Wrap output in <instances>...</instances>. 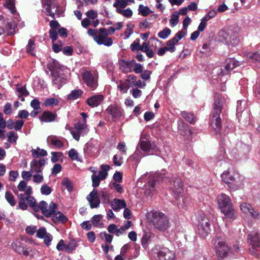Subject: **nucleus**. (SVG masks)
Returning a JSON list of instances; mask_svg holds the SVG:
<instances>
[{
    "label": "nucleus",
    "instance_id": "13d9d810",
    "mask_svg": "<svg viewBox=\"0 0 260 260\" xmlns=\"http://www.w3.org/2000/svg\"><path fill=\"white\" fill-rule=\"evenodd\" d=\"M17 95L20 98L22 96H26L28 95L29 92L26 89L24 86L17 88Z\"/></svg>",
    "mask_w": 260,
    "mask_h": 260
},
{
    "label": "nucleus",
    "instance_id": "c03bdc74",
    "mask_svg": "<svg viewBox=\"0 0 260 260\" xmlns=\"http://www.w3.org/2000/svg\"><path fill=\"white\" fill-rule=\"evenodd\" d=\"M35 42L32 40H29L28 42V44L26 46V50L27 53H29L32 55H34L35 53Z\"/></svg>",
    "mask_w": 260,
    "mask_h": 260
},
{
    "label": "nucleus",
    "instance_id": "1a4fd4ad",
    "mask_svg": "<svg viewBox=\"0 0 260 260\" xmlns=\"http://www.w3.org/2000/svg\"><path fill=\"white\" fill-rule=\"evenodd\" d=\"M170 183L171 188L174 193V198L178 200L182 197L183 188L181 179L176 176L171 179Z\"/></svg>",
    "mask_w": 260,
    "mask_h": 260
},
{
    "label": "nucleus",
    "instance_id": "a18cd8bd",
    "mask_svg": "<svg viewBox=\"0 0 260 260\" xmlns=\"http://www.w3.org/2000/svg\"><path fill=\"white\" fill-rule=\"evenodd\" d=\"M59 103L58 100L55 98H50L46 99L44 102L46 107H54L57 105Z\"/></svg>",
    "mask_w": 260,
    "mask_h": 260
},
{
    "label": "nucleus",
    "instance_id": "09e8293b",
    "mask_svg": "<svg viewBox=\"0 0 260 260\" xmlns=\"http://www.w3.org/2000/svg\"><path fill=\"white\" fill-rule=\"evenodd\" d=\"M4 6L8 8L12 14H14L16 12L15 0H6Z\"/></svg>",
    "mask_w": 260,
    "mask_h": 260
},
{
    "label": "nucleus",
    "instance_id": "a19ab883",
    "mask_svg": "<svg viewBox=\"0 0 260 260\" xmlns=\"http://www.w3.org/2000/svg\"><path fill=\"white\" fill-rule=\"evenodd\" d=\"M50 68H51L53 71H55V70H59L63 71L65 69H67V68L59 63V62L55 60V59H52L51 62L50 64Z\"/></svg>",
    "mask_w": 260,
    "mask_h": 260
},
{
    "label": "nucleus",
    "instance_id": "9b49d317",
    "mask_svg": "<svg viewBox=\"0 0 260 260\" xmlns=\"http://www.w3.org/2000/svg\"><path fill=\"white\" fill-rule=\"evenodd\" d=\"M82 77L84 82L91 90H94L98 87V76L96 75H93L90 72L85 71L83 72Z\"/></svg>",
    "mask_w": 260,
    "mask_h": 260
},
{
    "label": "nucleus",
    "instance_id": "a211bd4d",
    "mask_svg": "<svg viewBox=\"0 0 260 260\" xmlns=\"http://www.w3.org/2000/svg\"><path fill=\"white\" fill-rule=\"evenodd\" d=\"M158 257L160 260H175V253L169 248H161L158 252Z\"/></svg>",
    "mask_w": 260,
    "mask_h": 260
},
{
    "label": "nucleus",
    "instance_id": "2f4dec72",
    "mask_svg": "<svg viewBox=\"0 0 260 260\" xmlns=\"http://www.w3.org/2000/svg\"><path fill=\"white\" fill-rule=\"evenodd\" d=\"M238 66H239V61L234 58H229L226 61L225 69L226 71H229Z\"/></svg>",
    "mask_w": 260,
    "mask_h": 260
},
{
    "label": "nucleus",
    "instance_id": "79ce46f5",
    "mask_svg": "<svg viewBox=\"0 0 260 260\" xmlns=\"http://www.w3.org/2000/svg\"><path fill=\"white\" fill-rule=\"evenodd\" d=\"M182 116L190 123L193 124L195 122V117L192 113H188L186 111L181 112Z\"/></svg>",
    "mask_w": 260,
    "mask_h": 260
},
{
    "label": "nucleus",
    "instance_id": "c85d7f7f",
    "mask_svg": "<svg viewBox=\"0 0 260 260\" xmlns=\"http://www.w3.org/2000/svg\"><path fill=\"white\" fill-rule=\"evenodd\" d=\"M245 55L247 59L254 63L260 62V53L258 52H246Z\"/></svg>",
    "mask_w": 260,
    "mask_h": 260
},
{
    "label": "nucleus",
    "instance_id": "6ab92c4d",
    "mask_svg": "<svg viewBox=\"0 0 260 260\" xmlns=\"http://www.w3.org/2000/svg\"><path fill=\"white\" fill-rule=\"evenodd\" d=\"M87 200L90 204L91 208H98L99 207L101 201L100 197L98 194V191L96 189H93L91 192L87 196Z\"/></svg>",
    "mask_w": 260,
    "mask_h": 260
},
{
    "label": "nucleus",
    "instance_id": "4c0bfd02",
    "mask_svg": "<svg viewBox=\"0 0 260 260\" xmlns=\"http://www.w3.org/2000/svg\"><path fill=\"white\" fill-rule=\"evenodd\" d=\"M152 13V11L150 10L148 6H144V5L140 4L138 8V13L143 16H146Z\"/></svg>",
    "mask_w": 260,
    "mask_h": 260
},
{
    "label": "nucleus",
    "instance_id": "e2e57ef3",
    "mask_svg": "<svg viewBox=\"0 0 260 260\" xmlns=\"http://www.w3.org/2000/svg\"><path fill=\"white\" fill-rule=\"evenodd\" d=\"M140 39H137L131 45V49L133 51L140 50Z\"/></svg>",
    "mask_w": 260,
    "mask_h": 260
},
{
    "label": "nucleus",
    "instance_id": "e433bc0d",
    "mask_svg": "<svg viewBox=\"0 0 260 260\" xmlns=\"http://www.w3.org/2000/svg\"><path fill=\"white\" fill-rule=\"evenodd\" d=\"M31 155L34 158H38L39 156H45L47 155V152L46 150L43 149L37 148L36 149H32L31 151Z\"/></svg>",
    "mask_w": 260,
    "mask_h": 260
},
{
    "label": "nucleus",
    "instance_id": "6e6d98bb",
    "mask_svg": "<svg viewBox=\"0 0 260 260\" xmlns=\"http://www.w3.org/2000/svg\"><path fill=\"white\" fill-rule=\"evenodd\" d=\"M62 184L63 186H65L66 189L69 191H72L73 190V185L71 181H70L68 178H63L62 180Z\"/></svg>",
    "mask_w": 260,
    "mask_h": 260
},
{
    "label": "nucleus",
    "instance_id": "7c9ffc66",
    "mask_svg": "<svg viewBox=\"0 0 260 260\" xmlns=\"http://www.w3.org/2000/svg\"><path fill=\"white\" fill-rule=\"evenodd\" d=\"M133 63L132 61L122 60L120 62V69L124 73H129L132 71Z\"/></svg>",
    "mask_w": 260,
    "mask_h": 260
},
{
    "label": "nucleus",
    "instance_id": "4468645a",
    "mask_svg": "<svg viewBox=\"0 0 260 260\" xmlns=\"http://www.w3.org/2000/svg\"><path fill=\"white\" fill-rule=\"evenodd\" d=\"M214 245L216 254L221 258L226 257L230 251V248L223 241H215Z\"/></svg>",
    "mask_w": 260,
    "mask_h": 260
},
{
    "label": "nucleus",
    "instance_id": "052dcab7",
    "mask_svg": "<svg viewBox=\"0 0 260 260\" xmlns=\"http://www.w3.org/2000/svg\"><path fill=\"white\" fill-rule=\"evenodd\" d=\"M32 174L33 173L31 171V170L30 171H23L21 173V177L24 180L29 181L32 176Z\"/></svg>",
    "mask_w": 260,
    "mask_h": 260
},
{
    "label": "nucleus",
    "instance_id": "ea45409f",
    "mask_svg": "<svg viewBox=\"0 0 260 260\" xmlns=\"http://www.w3.org/2000/svg\"><path fill=\"white\" fill-rule=\"evenodd\" d=\"M83 91L80 89H75L71 91V92L68 95L69 100H74L81 96Z\"/></svg>",
    "mask_w": 260,
    "mask_h": 260
},
{
    "label": "nucleus",
    "instance_id": "f03ea898",
    "mask_svg": "<svg viewBox=\"0 0 260 260\" xmlns=\"http://www.w3.org/2000/svg\"><path fill=\"white\" fill-rule=\"evenodd\" d=\"M224 99L221 95L216 93L214 96L213 115L211 119V126L215 134L218 133L221 128L220 114L221 112Z\"/></svg>",
    "mask_w": 260,
    "mask_h": 260
},
{
    "label": "nucleus",
    "instance_id": "cd10ccee",
    "mask_svg": "<svg viewBox=\"0 0 260 260\" xmlns=\"http://www.w3.org/2000/svg\"><path fill=\"white\" fill-rule=\"evenodd\" d=\"M52 220L54 222H60L65 223L68 221V218L60 211H56L52 216Z\"/></svg>",
    "mask_w": 260,
    "mask_h": 260
},
{
    "label": "nucleus",
    "instance_id": "0e129e2a",
    "mask_svg": "<svg viewBox=\"0 0 260 260\" xmlns=\"http://www.w3.org/2000/svg\"><path fill=\"white\" fill-rule=\"evenodd\" d=\"M91 180L92 183V185L93 187H98L100 184L101 180H102L99 177L96 176V175L94 174L91 176Z\"/></svg>",
    "mask_w": 260,
    "mask_h": 260
},
{
    "label": "nucleus",
    "instance_id": "72a5a7b5",
    "mask_svg": "<svg viewBox=\"0 0 260 260\" xmlns=\"http://www.w3.org/2000/svg\"><path fill=\"white\" fill-rule=\"evenodd\" d=\"M153 237V235L150 233H145L144 234L141 239V244L145 249L148 247L149 243Z\"/></svg>",
    "mask_w": 260,
    "mask_h": 260
},
{
    "label": "nucleus",
    "instance_id": "774afa93",
    "mask_svg": "<svg viewBox=\"0 0 260 260\" xmlns=\"http://www.w3.org/2000/svg\"><path fill=\"white\" fill-rule=\"evenodd\" d=\"M102 218L101 215H95L92 217V223L95 227H99L100 222Z\"/></svg>",
    "mask_w": 260,
    "mask_h": 260
},
{
    "label": "nucleus",
    "instance_id": "7ed1b4c3",
    "mask_svg": "<svg viewBox=\"0 0 260 260\" xmlns=\"http://www.w3.org/2000/svg\"><path fill=\"white\" fill-rule=\"evenodd\" d=\"M217 203L219 208L225 218L232 220L236 218V212L229 196L224 193L220 194L217 198Z\"/></svg>",
    "mask_w": 260,
    "mask_h": 260
},
{
    "label": "nucleus",
    "instance_id": "f8f14e48",
    "mask_svg": "<svg viewBox=\"0 0 260 260\" xmlns=\"http://www.w3.org/2000/svg\"><path fill=\"white\" fill-rule=\"evenodd\" d=\"M248 239L251 245L249 250L252 254L256 255V249L260 248V233L252 231L249 234Z\"/></svg>",
    "mask_w": 260,
    "mask_h": 260
},
{
    "label": "nucleus",
    "instance_id": "b1692460",
    "mask_svg": "<svg viewBox=\"0 0 260 260\" xmlns=\"http://www.w3.org/2000/svg\"><path fill=\"white\" fill-rule=\"evenodd\" d=\"M56 117L57 115L56 114H54L49 111H46L43 113L39 118L42 122H51L55 120Z\"/></svg>",
    "mask_w": 260,
    "mask_h": 260
},
{
    "label": "nucleus",
    "instance_id": "58836bf2",
    "mask_svg": "<svg viewBox=\"0 0 260 260\" xmlns=\"http://www.w3.org/2000/svg\"><path fill=\"white\" fill-rule=\"evenodd\" d=\"M5 199L11 206H14L16 204V200L14 195L10 191H7L5 193Z\"/></svg>",
    "mask_w": 260,
    "mask_h": 260
},
{
    "label": "nucleus",
    "instance_id": "864d4df0",
    "mask_svg": "<svg viewBox=\"0 0 260 260\" xmlns=\"http://www.w3.org/2000/svg\"><path fill=\"white\" fill-rule=\"evenodd\" d=\"M63 156V153L60 152H52L51 160L52 162H55L61 158Z\"/></svg>",
    "mask_w": 260,
    "mask_h": 260
},
{
    "label": "nucleus",
    "instance_id": "20e7f679",
    "mask_svg": "<svg viewBox=\"0 0 260 260\" xmlns=\"http://www.w3.org/2000/svg\"><path fill=\"white\" fill-rule=\"evenodd\" d=\"M151 221L155 229L164 231L170 226V222L167 217L158 211H153L150 214Z\"/></svg>",
    "mask_w": 260,
    "mask_h": 260
},
{
    "label": "nucleus",
    "instance_id": "69168bd1",
    "mask_svg": "<svg viewBox=\"0 0 260 260\" xmlns=\"http://www.w3.org/2000/svg\"><path fill=\"white\" fill-rule=\"evenodd\" d=\"M217 14V11L214 9L210 10L203 18L207 21L214 17Z\"/></svg>",
    "mask_w": 260,
    "mask_h": 260
},
{
    "label": "nucleus",
    "instance_id": "f704fd0d",
    "mask_svg": "<svg viewBox=\"0 0 260 260\" xmlns=\"http://www.w3.org/2000/svg\"><path fill=\"white\" fill-rule=\"evenodd\" d=\"M128 5L127 1L124 0H115L113 4V7L116 8V12L118 13L119 10H123Z\"/></svg>",
    "mask_w": 260,
    "mask_h": 260
},
{
    "label": "nucleus",
    "instance_id": "bf43d9fd",
    "mask_svg": "<svg viewBox=\"0 0 260 260\" xmlns=\"http://www.w3.org/2000/svg\"><path fill=\"white\" fill-rule=\"evenodd\" d=\"M11 246L13 249L18 253H19L21 250V248L23 247L22 246L20 242L17 240L14 241L12 243Z\"/></svg>",
    "mask_w": 260,
    "mask_h": 260
},
{
    "label": "nucleus",
    "instance_id": "9d476101",
    "mask_svg": "<svg viewBox=\"0 0 260 260\" xmlns=\"http://www.w3.org/2000/svg\"><path fill=\"white\" fill-rule=\"evenodd\" d=\"M109 34L105 28L99 29V34L95 37V41L99 45H104L106 46H111L113 44V40L111 38L108 37Z\"/></svg>",
    "mask_w": 260,
    "mask_h": 260
},
{
    "label": "nucleus",
    "instance_id": "603ef678",
    "mask_svg": "<svg viewBox=\"0 0 260 260\" xmlns=\"http://www.w3.org/2000/svg\"><path fill=\"white\" fill-rule=\"evenodd\" d=\"M179 22V15L176 12L173 13L170 19V24L171 27H173L175 26Z\"/></svg>",
    "mask_w": 260,
    "mask_h": 260
},
{
    "label": "nucleus",
    "instance_id": "473e14b6",
    "mask_svg": "<svg viewBox=\"0 0 260 260\" xmlns=\"http://www.w3.org/2000/svg\"><path fill=\"white\" fill-rule=\"evenodd\" d=\"M110 169V166L107 165H102L101 170L99 171L96 176L99 177L102 180L105 179L108 176L107 171Z\"/></svg>",
    "mask_w": 260,
    "mask_h": 260
},
{
    "label": "nucleus",
    "instance_id": "4be33fe9",
    "mask_svg": "<svg viewBox=\"0 0 260 260\" xmlns=\"http://www.w3.org/2000/svg\"><path fill=\"white\" fill-rule=\"evenodd\" d=\"M103 100L104 96L102 95H94L87 99L86 103L90 107L93 108L98 106Z\"/></svg>",
    "mask_w": 260,
    "mask_h": 260
},
{
    "label": "nucleus",
    "instance_id": "49530a36",
    "mask_svg": "<svg viewBox=\"0 0 260 260\" xmlns=\"http://www.w3.org/2000/svg\"><path fill=\"white\" fill-rule=\"evenodd\" d=\"M16 26L17 24L14 21L8 23L6 27V29L8 35H11L14 34L15 32Z\"/></svg>",
    "mask_w": 260,
    "mask_h": 260
},
{
    "label": "nucleus",
    "instance_id": "39448f33",
    "mask_svg": "<svg viewBox=\"0 0 260 260\" xmlns=\"http://www.w3.org/2000/svg\"><path fill=\"white\" fill-rule=\"evenodd\" d=\"M89 131L86 120L78 121L74 124V131H71V134L75 140L79 141L80 137L86 135Z\"/></svg>",
    "mask_w": 260,
    "mask_h": 260
},
{
    "label": "nucleus",
    "instance_id": "5fc2aeb1",
    "mask_svg": "<svg viewBox=\"0 0 260 260\" xmlns=\"http://www.w3.org/2000/svg\"><path fill=\"white\" fill-rule=\"evenodd\" d=\"M41 193L43 195H49L52 192L51 188L46 184L42 185L40 188Z\"/></svg>",
    "mask_w": 260,
    "mask_h": 260
},
{
    "label": "nucleus",
    "instance_id": "de8ad7c7",
    "mask_svg": "<svg viewBox=\"0 0 260 260\" xmlns=\"http://www.w3.org/2000/svg\"><path fill=\"white\" fill-rule=\"evenodd\" d=\"M32 175V180L35 183L41 184L44 181V176L42 173H34Z\"/></svg>",
    "mask_w": 260,
    "mask_h": 260
},
{
    "label": "nucleus",
    "instance_id": "393cba45",
    "mask_svg": "<svg viewBox=\"0 0 260 260\" xmlns=\"http://www.w3.org/2000/svg\"><path fill=\"white\" fill-rule=\"evenodd\" d=\"M111 206L114 211H118L121 209L125 208L126 204L124 200L114 199L112 202Z\"/></svg>",
    "mask_w": 260,
    "mask_h": 260
},
{
    "label": "nucleus",
    "instance_id": "ddd939ff",
    "mask_svg": "<svg viewBox=\"0 0 260 260\" xmlns=\"http://www.w3.org/2000/svg\"><path fill=\"white\" fill-rule=\"evenodd\" d=\"M40 207L42 214L46 217H50L54 213L57 206L54 202H51L48 206L46 202L42 201L40 202Z\"/></svg>",
    "mask_w": 260,
    "mask_h": 260
},
{
    "label": "nucleus",
    "instance_id": "8fccbe9b",
    "mask_svg": "<svg viewBox=\"0 0 260 260\" xmlns=\"http://www.w3.org/2000/svg\"><path fill=\"white\" fill-rule=\"evenodd\" d=\"M118 88L122 93H125L130 88L129 85L127 84L125 81H120L117 86Z\"/></svg>",
    "mask_w": 260,
    "mask_h": 260
},
{
    "label": "nucleus",
    "instance_id": "2eb2a0df",
    "mask_svg": "<svg viewBox=\"0 0 260 260\" xmlns=\"http://www.w3.org/2000/svg\"><path fill=\"white\" fill-rule=\"evenodd\" d=\"M47 163V159L44 158L34 159L30 164L31 171L34 173H42L43 168Z\"/></svg>",
    "mask_w": 260,
    "mask_h": 260
},
{
    "label": "nucleus",
    "instance_id": "6e6552de",
    "mask_svg": "<svg viewBox=\"0 0 260 260\" xmlns=\"http://www.w3.org/2000/svg\"><path fill=\"white\" fill-rule=\"evenodd\" d=\"M42 6L47 15L55 18V15L59 16L61 12L58 10V6L54 0H43Z\"/></svg>",
    "mask_w": 260,
    "mask_h": 260
},
{
    "label": "nucleus",
    "instance_id": "412c9836",
    "mask_svg": "<svg viewBox=\"0 0 260 260\" xmlns=\"http://www.w3.org/2000/svg\"><path fill=\"white\" fill-rule=\"evenodd\" d=\"M99 145L96 141H90L84 148V151L90 155H95L99 152Z\"/></svg>",
    "mask_w": 260,
    "mask_h": 260
},
{
    "label": "nucleus",
    "instance_id": "423d86ee",
    "mask_svg": "<svg viewBox=\"0 0 260 260\" xmlns=\"http://www.w3.org/2000/svg\"><path fill=\"white\" fill-rule=\"evenodd\" d=\"M151 147L152 144L149 140V136L146 134H142L141 136L139 142L138 143L137 150L134 153L133 156L134 158H136V155H137L138 158L142 157L143 156H139V153H140V152L139 151V149L144 152L148 153L150 151Z\"/></svg>",
    "mask_w": 260,
    "mask_h": 260
},
{
    "label": "nucleus",
    "instance_id": "5701e85b",
    "mask_svg": "<svg viewBox=\"0 0 260 260\" xmlns=\"http://www.w3.org/2000/svg\"><path fill=\"white\" fill-rule=\"evenodd\" d=\"M14 192L17 194L18 199V205L17 209H21L23 210H26L27 208V202L26 195L23 193L18 194V191L14 190Z\"/></svg>",
    "mask_w": 260,
    "mask_h": 260
},
{
    "label": "nucleus",
    "instance_id": "aec40b11",
    "mask_svg": "<svg viewBox=\"0 0 260 260\" xmlns=\"http://www.w3.org/2000/svg\"><path fill=\"white\" fill-rule=\"evenodd\" d=\"M47 142L49 145L52 146L57 149H61L64 145L61 139L56 136L51 135L47 137Z\"/></svg>",
    "mask_w": 260,
    "mask_h": 260
},
{
    "label": "nucleus",
    "instance_id": "4d7b16f0",
    "mask_svg": "<svg viewBox=\"0 0 260 260\" xmlns=\"http://www.w3.org/2000/svg\"><path fill=\"white\" fill-rule=\"evenodd\" d=\"M118 13L126 18H130L133 15V11L130 8L119 10Z\"/></svg>",
    "mask_w": 260,
    "mask_h": 260
},
{
    "label": "nucleus",
    "instance_id": "680f3d73",
    "mask_svg": "<svg viewBox=\"0 0 260 260\" xmlns=\"http://www.w3.org/2000/svg\"><path fill=\"white\" fill-rule=\"evenodd\" d=\"M86 15L87 17V18L91 20H94L97 18L98 16V13L96 11L90 10L86 12Z\"/></svg>",
    "mask_w": 260,
    "mask_h": 260
},
{
    "label": "nucleus",
    "instance_id": "a878e982",
    "mask_svg": "<svg viewBox=\"0 0 260 260\" xmlns=\"http://www.w3.org/2000/svg\"><path fill=\"white\" fill-rule=\"evenodd\" d=\"M19 191H23L25 195H30L32 193V187L27 186V183L24 181H21L17 186Z\"/></svg>",
    "mask_w": 260,
    "mask_h": 260
},
{
    "label": "nucleus",
    "instance_id": "c756f323",
    "mask_svg": "<svg viewBox=\"0 0 260 260\" xmlns=\"http://www.w3.org/2000/svg\"><path fill=\"white\" fill-rule=\"evenodd\" d=\"M27 204L36 212L40 210V204H37L35 199L30 195H26Z\"/></svg>",
    "mask_w": 260,
    "mask_h": 260
},
{
    "label": "nucleus",
    "instance_id": "3c124183",
    "mask_svg": "<svg viewBox=\"0 0 260 260\" xmlns=\"http://www.w3.org/2000/svg\"><path fill=\"white\" fill-rule=\"evenodd\" d=\"M171 30L168 27H165L158 33V37L160 39H166L171 35Z\"/></svg>",
    "mask_w": 260,
    "mask_h": 260
},
{
    "label": "nucleus",
    "instance_id": "dca6fc26",
    "mask_svg": "<svg viewBox=\"0 0 260 260\" xmlns=\"http://www.w3.org/2000/svg\"><path fill=\"white\" fill-rule=\"evenodd\" d=\"M240 207L243 213L246 215H249L253 218H259V213L257 211L255 210L250 204L245 202L242 203L240 205Z\"/></svg>",
    "mask_w": 260,
    "mask_h": 260
},
{
    "label": "nucleus",
    "instance_id": "f257e3e1",
    "mask_svg": "<svg viewBox=\"0 0 260 260\" xmlns=\"http://www.w3.org/2000/svg\"><path fill=\"white\" fill-rule=\"evenodd\" d=\"M221 180L233 190L242 188L244 186V178L238 172L229 168L220 175Z\"/></svg>",
    "mask_w": 260,
    "mask_h": 260
},
{
    "label": "nucleus",
    "instance_id": "c9c22d12",
    "mask_svg": "<svg viewBox=\"0 0 260 260\" xmlns=\"http://www.w3.org/2000/svg\"><path fill=\"white\" fill-rule=\"evenodd\" d=\"M99 197L101 198L103 204H109L111 194L107 191L104 190L101 191L99 192Z\"/></svg>",
    "mask_w": 260,
    "mask_h": 260
},
{
    "label": "nucleus",
    "instance_id": "37998d69",
    "mask_svg": "<svg viewBox=\"0 0 260 260\" xmlns=\"http://www.w3.org/2000/svg\"><path fill=\"white\" fill-rule=\"evenodd\" d=\"M176 44V40L171 39L167 42V46L165 47L168 49V51L173 53L176 51L175 45Z\"/></svg>",
    "mask_w": 260,
    "mask_h": 260
},
{
    "label": "nucleus",
    "instance_id": "f3484780",
    "mask_svg": "<svg viewBox=\"0 0 260 260\" xmlns=\"http://www.w3.org/2000/svg\"><path fill=\"white\" fill-rule=\"evenodd\" d=\"M107 113L111 115L112 120L116 121L122 115V109L116 105H111L106 109Z\"/></svg>",
    "mask_w": 260,
    "mask_h": 260
},
{
    "label": "nucleus",
    "instance_id": "0eeeda50",
    "mask_svg": "<svg viewBox=\"0 0 260 260\" xmlns=\"http://www.w3.org/2000/svg\"><path fill=\"white\" fill-rule=\"evenodd\" d=\"M198 229L199 235L203 238L206 237L211 231L209 220L204 214H201L198 217Z\"/></svg>",
    "mask_w": 260,
    "mask_h": 260
},
{
    "label": "nucleus",
    "instance_id": "338daca9",
    "mask_svg": "<svg viewBox=\"0 0 260 260\" xmlns=\"http://www.w3.org/2000/svg\"><path fill=\"white\" fill-rule=\"evenodd\" d=\"M136 77L134 75H130L127 76V79L125 80V82H127L128 85H129V86H133L135 85V82L136 81Z\"/></svg>",
    "mask_w": 260,
    "mask_h": 260
},
{
    "label": "nucleus",
    "instance_id": "bb28decb",
    "mask_svg": "<svg viewBox=\"0 0 260 260\" xmlns=\"http://www.w3.org/2000/svg\"><path fill=\"white\" fill-rule=\"evenodd\" d=\"M51 75L52 77V83L56 85L58 88H60L64 83V79L60 77L58 74V73L55 71H51Z\"/></svg>",
    "mask_w": 260,
    "mask_h": 260
}]
</instances>
